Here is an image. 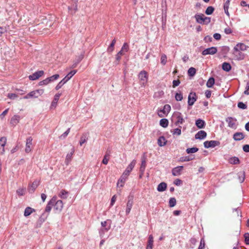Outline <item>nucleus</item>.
Wrapping results in <instances>:
<instances>
[{
    "mask_svg": "<svg viewBox=\"0 0 249 249\" xmlns=\"http://www.w3.org/2000/svg\"><path fill=\"white\" fill-rule=\"evenodd\" d=\"M136 163V160H133L131 163L128 165L126 167V169L124 170L123 174L121 175L120 178L119 179L117 185L118 186L119 183H121L120 187H123L124 186V184L128 176L129 175L131 171L134 168L135 164Z\"/></svg>",
    "mask_w": 249,
    "mask_h": 249,
    "instance_id": "obj_1",
    "label": "nucleus"
},
{
    "mask_svg": "<svg viewBox=\"0 0 249 249\" xmlns=\"http://www.w3.org/2000/svg\"><path fill=\"white\" fill-rule=\"evenodd\" d=\"M55 203V198L52 197V199L48 202L45 210V213L42 214L40 218L44 221L49 215V213L51 211L52 207L54 205Z\"/></svg>",
    "mask_w": 249,
    "mask_h": 249,
    "instance_id": "obj_2",
    "label": "nucleus"
},
{
    "mask_svg": "<svg viewBox=\"0 0 249 249\" xmlns=\"http://www.w3.org/2000/svg\"><path fill=\"white\" fill-rule=\"evenodd\" d=\"M195 18L196 22L199 24L207 25L211 22V18L205 17L203 14H197Z\"/></svg>",
    "mask_w": 249,
    "mask_h": 249,
    "instance_id": "obj_3",
    "label": "nucleus"
},
{
    "mask_svg": "<svg viewBox=\"0 0 249 249\" xmlns=\"http://www.w3.org/2000/svg\"><path fill=\"white\" fill-rule=\"evenodd\" d=\"M77 72V70H72L61 81H60L55 87L56 90L60 89L68 81H69L72 76Z\"/></svg>",
    "mask_w": 249,
    "mask_h": 249,
    "instance_id": "obj_4",
    "label": "nucleus"
},
{
    "mask_svg": "<svg viewBox=\"0 0 249 249\" xmlns=\"http://www.w3.org/2000/svg\"><path fill=\"white\" fill-rule=\"evenodd\" d=\"M53 197L55 198V203L53 206L54 211H55V213H59L61 212L63 207V201L61 200L56 201V197L55 196H53Z\"/></svg>",
    "mask_w": 249,
    "mask_h": 249,
    "instance_id": "obj_5",
    "label": "nucleus"
},
{
    "mask_svg": "<svg viewBox=\"0 0 249 249\" xmlns=\"http://www.w3.org/2000/svg\"><path fill=\"white\" fill-rule=\"evenodd\" d=\"M139 79L141 81V84L144 85L147 82L148 80V73L145 71H142L138 74Z\"/></svg>",
    "mask_w": 249,
    "mask_h": 249,
    "instance_id": "obj_6",
    "label": "nucleus"
},
{
    "mask_svg": "<svg viewBox=\"0 0 249 249\" xmlns=\"http://www.w3.org/2000/svg\"><path fill=\"white\" fill-rule=\"evenodd\" d=\"M204 146L206 148H214L216 146H219L220 144V142L218 141H207L204 142Z\"/></svg>",
    "mask_w": 249,
    "mask_h": 249,
    "instance_id": "obj_7",
    "label": "nucleus"
},
{
    "mask_svg": "<svg viewBox=\"0 0 249 249\" xmlns=\"http://www.w3.org/2000/svg\"><path fill=\"white\" fill-rule=\"evenodd\" d=\"M197 96H196V93L194 92H191L189 93L188 97V104L189 106H193L195 102L196 101Z\"/></svg>",
    "mask_w": 249,
    "mask_h": 249,
    "instance_id": "obj_8",
    "label": "nucleus"
},
{
    "mask_svg": "<svg viewBox=\"0 0 249 249\" xmlns=\"http://www.w3.org/2000/svg\"><path fill=\"white\" fill-rule=\"evenodd\" d=\"M237 49V47H234L233 49V54L234 56V57L237 60H243L245 57V55L244 53L241 52V51H239Z\"/></svg>",
    "mask_w": 249,
    "mask_h": 249,
    "instance_id": "obj_9",
    "label": "nucleus"
},
{
    "mask_svg": "<svg viewBox=\"0 0 249 249\" xmlns=\"http://www.w3.org/2000/svg\"><path fill=\"white\" fill-rule=\"evenodd\" d=\"M133 204V196L129 195L128 196V201L126 204V214L128 215L131 210Z\"/></svg>",
    "mask_w": 249,
    "mask_h": 249,
    "instance_id": "obj_10",
    "label": "nucleus"
},
{
    "mask_svg": "<svg viewBox=\"0 0 249 249\" xmlns=\"http://www.w3.org/2000/svg\"><path fill=\"white\" fill-rule=\"evenodd\" d=\"M217 52V48L215 47H212L210 48H207L203 50L202 52L203 55H206L208 54H214Z\"/></svg>",
    "mask_w": 249,
    "mask_h": 249,
    "instance_id": "obj_11",
    "label": "nucleus"
},
{
    "mask_svg": "<svg viewBox=\"0 0 249 249\" xmlns=\"http://www.w3.org/2000/svg\"><path fill=\"white\" fill-rule=\"evenodd\" d=\"M236 119L231 117H228L226 119V122L228 124V126L232 128H236Z\"/></svg>",
    "mask_w": 249,
    "mask_h": 249,
    "instance_id": "obj_12",
    "label": "nucleus"
},
{
    "mask_svg": "<svg viewBox=\"0 0 249 249\" xmlns=\"http://www.w3.org/2000/svg\"><path fill=\"white\" fill-rule=\"evenodd\" d=\"M44 73L43 71H38L33 74L29 75V78L31 80H36L42 76Z\"/></svg>",
    "mask_w": 249,
    "mask_h": 249,
    "instance_id": "obj_13",
    "label": "nucleus"
},
{
    "mask_svg": "<svg viewBox=\"0 0 249 249\" xmlns=\"http://www.w3.org/2000/svg\"><path fill=\"white\" fill-rule=\"evenodd\" d=\"M173 117H176L177 119V121L175 123L176 125H178L179 124H182L184 122V120L183 119L182 116V114L180 112H177L174 113Z\"/></svg>",
    "mask_w": 249,
    "mask_h": 249,
    "instance_id": "obj_14",
    "label": "nucleus"
},
{
    "mask_svg": "<svg viewBox=\"0 0 249 249\" xmlns=\"http://www.w3.org/2000/svg\"><path fill=\"white\" fill-rule=\"evenodd\" d=\"M33 139L31 137H28L26 139V147L25 151L26 153H28L32 150L31 145L32 144Z\"/></svg>",
    "mask_w": 249,
    "mask_h": 249,
    "instance_id": "obj_15",
    "label": "nucleus"
},
{
    "mask_svg": "<svg viewBox=\"0 0 249 249\" xmlns=\"http://www.w3.org/2000/svg\"><path fill=\"white\" fill-rule=\"evenodd\" d=\"M6 138L2 137L0 139V154H3L4 153V146L6 143Z\"/></svg>",
    "mask_w": 249,
    "mask_h": 249,
    "instance_id": "obj_16",
    "label": "nucleus"
},
{
    "mask_svg": "<svg viewBox=\"0 0 249 249\" xmlns=\"http://www.w3.org/2000/svg\"><path fill=\"white\" fill-rule=\"evenodd\" d=\"M39 185V181L37 180H35L29 186L28 188V191L30 193L32 194L33 193L36 188L37 187V186Z\"/></svg>",
    "mask_w": 249,
    "mask_h": 249,
    "instance_id": "obj_17",
    "label": "nucleus"
},
{
    "mask_svg": "<svg viewBox=\"0 0 249 249\" xmlns=\"http://www.w3.org/2000/svg\"><path fill=\"white\" fill-rule=\"evenodd\" d=\"M68 9L71 14H74L78 10L77 3L71 2V5L68 6Z\"/></svg>",
    "mask_w": 249,
    "mask_h": 249,
    "instance_id": "obj_18",
    "label": "nucleus"
},
{
    "mask_svg": "<svg viewBox=\"0 0 249 249\" xmlns=\"http://www.w3.org/2000/svg\"><path fill=\"white\" fill-rule=\"evenodd\" d=\"M183 169V166H179L174 168L172 171V175L174 176L180 175Z\"/></svg>",
    "mask_w": 249,
    "mask_h": 249,
    "instance_id": "obj_19",
    "label": "nucleus"
},
{
    "mask_svg": "<svg viewBox=\"0 0 249 249\" xmlns=\"http://www.w3.org/2000/svg\"><path fill=\"white\" fill-rule=\"evenodd\" d=\"M206 136L207 133L204 130H200L195 135V137L196 139L202 140L205 138Z\"/></svg>",
    "mask_w": 249,
    "mask_h": 249,
    "instance_id": "obj_20",
    "label": "nucleus"
},
{
    "mask_svg": "<svg viewBox=\"0 0 249 249\" xmlns=\"http://www.w3.org/2000/svg\"><path fill=\"white\" fill-rule=\"evenodd\" d=\"M107 222H111V220L108 219L107 221H103L101 222L102 226L103 227H105V228L104 229H101L100 231L99 232H100V235H101L102 232L103 233L105 231H107L110 229V225H109L108 227H106V226L107 225Z\"/></svg>",
    "mask_w": 249,
    "mask_h": 249,
    "instance_id": "obj_21",
    "label": "nucleus"
},
{
    "mask_svg": "<svg viewBox=\"0 0 249 249\" xmlns=\"http://www.w3.org/2000/svg\"><path fill=\"white\" fill-rule=\"evenodd\" d=\"M244 138L245 136L242 132H236L233 135V139L236 141L242 140Z\"/></svg>",
    "mask_w": 249,
    "mask_h": 249,
    "instance_id": "obj_22",
    "label": "nucleus"
},
{
    "mask_svg": "<svg viewBox=\"0 0 249 249\" xmlns=\"http://www.w3.org/2000/svg\"><path fill=\"white\" fill-rule=\"evenodd\" d=\"M196 125L198 128L202 129L205 127L206 123L204 120L198 119L196 121Z\"/></svg>",
    "mask_w": 249,
    "mask_h": 249,
    "instance_id": "obj_23",
    "label": "nucleus"
},
{
    "mask_svg": "<svg viewBox=\"0 0 249 249\" xmlns=\"http://www.w3.org/2000/svg\"><path fill=\"white\" fill-rule=\"evenodd\" d=\"M170 110L171 106L168 104H166L164 106L162 109L160 110V111L162 112L163 114L167 115Z\"/></svg>",
    "mask_w": 249,
    "mask_h": 249,
    "instance_id": "obj_24",
    "label": "nucleus"
},
{
    "mask_svg": "<svg viewBox=\"0 0 249 249\" xmlns=\"http://www.w3.org/2000/svg\"><path fill=\"white\" fill-rule=\"evenodd\" d=\"M234 47H237V49H238V50L240 51H244L249 48V46L243 43H239Z\"/></svg>",
    "mask_w": 249,
    "mask_h": 249,
    "instance_id": "obj_25",
    "label": "nucleus"
},
{
    "mask_svg": "<svg viewBox=\"0 0 249 249\" xmlns=\"http://www.w3.org/2000/svg\"><path fill=\"white\" fill-rule=\"evenodd\" d=\"M71 150V152L70 153H68L66 156L65 160V163H66V164H68L69 162L71 160L72 156L73 153H74V149L73 147H72Z\"/></svg>",
    "mask_w": 249,
    "mask_h": 249,
    "instance_id": "obj_26",
    "label": "nucleus"
},
{
    "mask_svg": "<svg viewBox=\"0 0 249 249\" xmlns=\"http://www.w3.org/2000/svg\"><path fill=\"white\" fill-rule=\"evenodd\" d=\"M153 237L152 235H150L148 237L146 249H152L153 246Z\"/></svg>",
    "mask_w": 249,
    "mask_h": 249,
    "instance_id": "obj_27",
    "label": "nucleus"
},
{
    "mask_svg": "<svg viewBox=\"0 0 249 249\" xmlns=\"http://www.w3.org/2000/svg\"><path fill=\"white\" fill-rule=\"evenodd\" d=\"M222 69L223 71L229 72L231 70V66L229 63L224 62L222 65Z\"/></svg>",
    "mask_w": 249,
    "mask_h": 249,
    "instance_id": "obj_28",
    "label": "nucleus"
},
{
    "mask_svg": "<svg viewBox=\"0 0 249 249\" xmlns=\"http://www.w3.org/2000/svg\"><path fill=\"white\" fill-rule=\"evenodd\" d=\"M61 95V93H57L54 95L53 100L51 104L52 107H55L56 106L57 102H58Z\"/></svg>",
    "mask_w": 249,
    "mask_h": 249,
    "instance_id": "obj_29",
    "label": "nucleus"
},
{
    "mask_svg": "<svg viewBox=\"0 0 249 249\" xmlns=\"http://www.w3.org/2000/svg\"><path fill=\"white\" fill-rule=\"evenodd\" d=\"M19 116L15 115L11 118L10 123L13 125H16L19 122Z\"/></svg>",
    "mask_w": 249,
    "mask_h": 249,
    "instance_id": "obj_30",
    "label": "nucleus"
},
{
    "mask_svg": "<svg viewBox=\"0 0 249 249\" xmlns=\"http://www.w3.org/2000/svg\"><path fill=\"white\" fill-rule=\"evenodd\" d=\"M167 188V184L165 182H161L160 183L157 187V190L159 192H163Z\"/></svg>",
    "mask_w": 249,
    "mask_h": 249,
    "instance_id": "obj_31",
    "label": "nucleus"
},
{
    "mask_svg": "<svg viewBox=\"0 0 249 249\" xmlns=\"http://www.w3.org/2000/svg\"><path fill=\"white\" fill-rule=\"evenodd\" d=\"M229 162L231 164H238L240 163V160L238 157H232L229 159Z\"/></svg>",
    "mask_w": 249,
    "mask_h": 249,
    "instance_id": "obj_32",
    "label": "nucleus"
},
{
    "mask_svg": "<svg viewBox=\"0 0 249 249\" xmlns=\"http://www.w3.org/2000/svg\"><path fill=\"white\" fill-rule=\"evenodd\" d=\"M167 141L163 136H160L158 140V143L160 146H163L166 145Z\"/></svg>",
    "mask_w": 249,
    "mask_h": 249,
    "instance_id": "obj_33",
    "label": "nucleus"
},
{
    "mask_svg": "<svg viewBox=\"0 0 249 249\" xmlns=\"http://www.w3.org/2000/svg\"><path fill=\"white\" fill-rule=\"evenodd\" d=\"M195 159L194 155L182 157L180 158V161L181 162L189 161Z\"/></svg>",
    "mask_w": 249,
    "mask_h": 249,
    "instance_id": "obj_34",
    "label": "nucleus"
},
{
    "mask_svg": "<svg viewBox=\"0 0 249 249\" xmlns=\"http://www.w3.org/2000/svg\"><path fill=\"white\" fill-rule=\"evenodd\" d=\"M35 90H33L28 93L26 96H24V99H28L30 98H37L38 96L36 94Z\"/></svg>",
    "mask_w": 249,
    "mask_h": 249,
    "instance_id": "obj_35",
    "label": "nucleus"
},
{
    "mask_svg": "<svg viewBox=\"0 0 249 249\" xmlns=\"http://www.w3.org/2000/svg\"><path fill=\"white\" fill-rule=\"evenodd\" d=\"M230 51V48L228 46H224L220 48V53L224 56L228 53Z\"/></svg>",
    "mask_w": 249,
    "mask_h": 249,
    "instance_id": "obj_36",
    "label": "nucleus"
},
{
    "mask_svg": "<svg viewBox=\"0 0 249 249\" xmlns=\"http://www.w3.org/2000/svg\"><path fill=\"white\" fill-rule=\"evenodd\" d=\"M238 177L239 181L242 183L243 182L245 178V172L244 171H240L237 174Z\"/></svg>",
    "mask_w": 249,
    "mask_h": 249,
    "instance_id": "obj_37",
    "label": "nucleus"
},
{
    "mask_svg": "<svg viewBox=\"0 0 249 249\" xmlns=\"http://www.w3.org/2000/svg\"><path fill=\"white\" fill-rule=\"evenodd\" d=\"M168 120L165 118H162L160 121V125L164 128L167 127L168 125Z\"/></svg>",
    "mask_w": 249,
    "mask_h": 249,
    "instance_id": "obj_38",
    "label": "nucleus"
},
{
    "mask_svg": "<svg viewBox=\"0 0 249 249\" xmlns=\"http://www.w3.org/2000/svg\"><path fill=\"white\" fill-rule=\"evenodd\" d=\"M35 209L30 207H27L25 211H24V215L25 216H28L29 215H30L33 212H35Z\"/></svg>",
    "mask_w": 249,
    "mask_h": 249,
    "instance_id": "obj_39",
    "label": "nucleus"
},
{
    "mask_svg": "<svg viewBox=\"0 0 249 249\" xmlns=\"http://www.w3.org/2000/svg\"><path fill=\"white\" fill-rule=\"evenodd\" d=\"M215 83L214 78L213 77L209 78L207 83L206 86L208 88H212Z\"/></svg>",
    "mask_w": 249,
    "mask_h": 249,
    "instance_id": "obj_40",
    "label": "nucleus"
},
{
    "mask_svg": "<svg viewBox=\"0 0 249 249\" xmlns=\"http://www.w3.org/2000/svg\"><path fill=\"white\" fill-rule=\"evenodd\" d=\"M214 11V8L212 6H208L205 10V14L207 15H212Z\"/></svg>",
    "mask_w": 249,
    "mask_h": 249,
    "instance_id": "obj_41",
    "label": "nucleus"
},
{
    "mask_svg": "<svg viewBox=\"0 0 249 249\" xmlns=\"http://www.w3.org/2000/svg\"><path fill=\"white\" fill-rule=\"evenodd\" d=\"M196 73V70L193 67H191L188 71V74L190 76H194Z\"/></svg>",
    "mask_w": 249,
    "mask_h": 249,
    "instance_id": "obj_42",
    "label": "nucleus"
},
{
    "mask_svg": "<svg viewBox=\"0 0 249 249\" xmlns=\"http://www.w3.org/2000/svg\"><path fill=\"white\" fill-rule=\"evenodd\" d=\"M68 192L64 190H62L60 194H59V196L63 199H66L67 198V194Z\"/></svg>",
    "mask_w": 249,
    "mask_h": 249,
    "instance_id": "obj_43",
    "label": "nucleus"
},
{
    "mask_svg": "<svg viewBox=\"0 0 249 249\" xmlns=\"http://www.w3.org/2000/svg\"><path fill=\"white\" fill-rule=\"evenodd\" d=\"M198 151V148L197 147L188 148L186 149V151L187 154L194 153Z\"/></svg>",
    "mask_w": 249,
    "mask_h": 249,
    "instance_id": "obj_44",
    "label": "nucleus"
},
{
    "mask_svg": "<svg viewBox=\"0 0 249 249\" xmlns=\"http://www.w3.org/2000/svg\"><path fill=\"white\" fill-rule=\"evenodd\" d=\"M177 201L175 197H171L169 201V206L170 207H173L176 204Z\"/></svg>",
    "mask_w": 249,
    "mask_h": 249,
    "instance_id": "obj_45",
    "label": "nucleus"
},
{
    "mask_svg": "<svg viewBox=\"0 0 249 249\" xmlns=\"http://www.w3.org/2000/svg\"><path fill=\"white\" fill-rule=\"evenodd\" d=\"M59 77V75L58 74H56L53 75V76L48 77V79L49 80V83L53 82L54 80H57Z\"/></svg>",
    "mask_w": 249,
    "mask_h": 249,
    "instance_id": "obj_46",
    "label": "nucleus"
},
{
    "mask_svg": "<svg viewBox=\"0 0 249 249\" xmlns=\"http://www.w3.org/2000/svg\"><path fill=\"white\" fill-rule=\"evenodd\" d=\"M233 212L234 213V215L237 217H242L241 211L238 208L233 209Z\"/></svg>",
    "mask_w": 249,
    "mask_h": 249,
    "instance_id": "obj_47",
    "label": "nucleus"
},
{
    "mask_svg": "<svg viewBox=\"0 0 249 249\" xmlns=\"http://www.w3.org/2000/svg\"><path fill=\"white\" fill-rule=\"evenodd\" d=\"M146 167V161L144 159L142 160L141 167L140 168V171H144Z\"/></svg>",
    "mask_w": 249,
    "mask_h": 249,
    "instance_id": "obj_48",
    "label": "nucleus"
},
{
    "mask_svg": "<svg viewBox=\"0 0 249 249\" xmlns=\"http://www.w3.org/2000/svg\"><path fill=\"white\" fill-rule=\"evenodd\" d=\"M171 133H172L173 135L177 134V135L179 136L181 134V128H177L176 129H174L173 130H171Z\"/></svg>",
    "mask_w": 249,
    "mask_h": 249,
    "instance_id": "obj_49",
    "label": "nucleus"
},
{
    "mask_svg": "<svg viewBox=\"0 0 249 249\" xmlns=\"http://www.w3.org/2000/svg\"><path fill=\"white\" fill-rule=\"evenodd\" d=\"M175 99L178 101H181L183 99V95L180 93H176L175 95Z\"/></svg>",
    "mask_w": 249,
    "mask_h": 249,
    "instance_id": "obj_50",
    "label": "nucleus"
},
{
    "mask_svg": "<svg viewBox=\"0 0 249 249\" xmlns=\"http://www.w3.org/2000/svg\"><path fill=\"white\" fill-rule=\"evenodd\" d=\"M237 107L241 109H245L247 108V106L242 102H240L237 104Z\"/></svg>",
    "mask_w": 249,
    "mask_h": 249,
    "instance_id": "obj_51",
    "label": "nucleus"
},
{
    "mask_svg": "<svg viewBox=\"0 0 249 249\" xmlns=\"http://www.w3.org/2000/svg\"><path fill=\"white\" fill-rule=\"evenodd\" d=\"M129 49V46L127 43H124L122 47L121 51L122 52H127Z\"/></svg>",
    "mask_w": 249,
    "mask_h": 249,
    "instance_id": "obj_52",
    "label": "nucleus"
},
{
    "mask_svg": "<svg viewBox=\"0 0 249 249\" xmlns=\"http://www.w3.org/2000/svg\"><path fill=\"white\" fill-rule=\"evenodd\" d=\"M205 246V240H204V238H202L200 240V244H199L198 249H204Z\"/></svg>",
    "mask_w": 249,
    "mask_h": 249,
    "instance_id": "obj_53",
    "label": "nucleus"
},
{
    "mask_svg": "<svg viewBox=\"0 0 249 249\" xmlns=\"http://www.w3.org/2000/svg\"><path fill=\"white\" fill-rule=\"evenodd\" d=\"M166 59H167L166 55L165 54H162V55L161 56V58H160L161 63L162 65H164L166 63V61H167Z\"/></svg>",
    "mask_w": 249,
    "mask_h": 249,
    "instance_id": "obj_54",
    "label": "nucleus"
},
{
    "mask_svg": "<svg viewBox=\"0 0 249 249\" xmlns=\"http://www.w3.org/2000/svg\"><path fill=\"white\" fill-rule=\"evenodd\" d=\"M70 131V128H69L64 133H63L60 136V138L61 139H65L69 134Z\"/></svg>",
    "mask_w": 249,
    "mask_h": 249,
    "instance_id": "obj_55",
    "label": "nucleus"
},
{
    "mask_svg": "<svg viewBox=\"0 0 249 249\" xmlns=\"http://www.w3.org/2000/svg\"><path fill=\"white\" fill-rule=\"evenodd\" d=\"M87 138L85 135H83L80 138V144L82 145L83 143H84L87 141Z\"/></svg>",
    "mask_w": 249,
    "mask_h": 249,
    "instance_id": "obj_56",
    "label": "nucleus"
},
{
    "mask_svg": "<svg viewBox=\"0 0 249 249\" xmlns=\"http://www.w3.org/2000/svg\"><path fill=\"white\" fill-rule=\"evenodd\" d=\"M245 238V243L246 245H249V233L247 232L244 235Z\"/></svg>",
    "mask_w": 249,
    "mask_h": 249,
    "instance_id": "obj_57",
    "label": "nucleus"
},
{
    "mask_svg": "<svg viewBox=\"0 0 249 249\" xmlns=\"http://www.w3.org/2000/svg\"><path fill=\"white\" fill-rule=\"evenodd\" d=\"M124 54V52L120 51L116 55V59L117 61H119L121 58V55Z\"/></svg>",
    "mask_w": 249,
    "mask_h": 249,
    "instance_id": "obj_58",
    "label": "nucleus"
},
{
    "mask_svg": "<svg viewBox=\"0 0 249 249\" xmlns=\"http://www.w3.org/2000/svg\"><path fill=\"white\" fill-rule=\"evenodd\" d=\"M25 193V189L23 188H19L17 190V193L20 196H23Z\"/></svg>",
    "mask_w": 249,
    "mask_h": 249,
    "instance_id": "obj_59",
    "label": "nucleus"
},
{
    "mask_svg": "<svg viewBox=\"0 0 249 249\" xmlns=\"http://www.w3.org/2000/svg\"><path fill=\"white\" fill-rule=\"evenodd\" d=\"M49 83V80L48 78H46L45 79L40 81L38 83L39 86L46 85Z\"/></svg>",
    "mask_w": 249,
    "mask_h": 249,
    "instance_id": "obj_60",
    "label": "nucleus"
},
{
    "mask_svg": "<svg viewBox=\"0 0 249 249\" xmlns=\"http://www.w3.org/2000/svg\"><path fill=\"white\" fill-rule=\"evenodd\" d=\"M180 83V81L179 79L178 80H174L173 81V88H175L177 86H178L179 84Z\"/></svg>",
    "mask_w": 249,
    "mask_h": 249,
    "instance_id": "obj_61",
    "label": "nucleus"
},
{
    "mask_svg": "<svg viewBox=\"0 0 249 249\" xmlns=\"http://www.w3.org/2000/svg\"><path fill=\"white\" fill-rule=\"evenodd\" d=\"M83 57H79L77 60L71 66V68H75L76 67L77 64L81 61V60L82 59Z\"/></svg>",
    "mask_w": 249,
    "mask_h": 249,
    "instance_id": "obj_62",
    "label": "nucleus"
},
{
    "mask_svg": "<svg viewBox=\"0 0 249 249\" xmlns=\"http://www.w3.org/2000/svg\"><path fill=\"white\" fill-rule=\"evenodd\" d=\"M212 40L213 38L210 36H207L204 38V40L205 42H212Z\"/></svg>",
    "mask_w": 249,
    "mask_h": 249,
    "instance_id": "obj_63",
    "label": "nucleus"
},
{
    "mask_svg": "<svg viewBox=\"0 0 249 249\" xmlns=\"http://www.w3.org/2000/svg\"><path fill=\"white\" fill-rule=\"evenodd\" d=\"M243 150L245 152H249V144H245L243 145Z\"/></svg>",
    "mask_w": 249,
    "mask_h": 249,
    "instance_id": "obj_64",
    "label": "nucleus"
}]
</instances>
